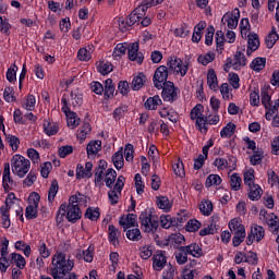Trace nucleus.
<instances>
[{"mask_svg":"<svg viewBox=\"0 0 279 279\" xmlns=\"http://www.w3.org/2000/svg\"><path fill=\"white\" fill-rule=\"evenodd\" d=\"M86 202V196L81 192H76L75 194L71 195L69 198V203H63L60 205L58 214H57V221L62 217L69 221V223H77L80 219H82V208L80 205Z\"/></svg>","mask_w":279,"mask_h":279,"instance_id":"f257e3e1","label":"nucleus"},{"mask_svg":"<svg viewBox=\"0 0 279 279\" xmlns=\"http://www.w3.org/2000/svg\"><path fill=\"white\" fill-rule=\"evenodd\" d=\"M51 265L50 276H52L53 279H77V275L71 272L75 267V262L73 259H66V254H54Z\"/></svg>","mask_w":279,"mask_h":279,"instance_id":"f03ea898","label":"nucleus"},{"mask_svg":"<svg viewBox=\"0 0 279 279\" xmlns=\"http://www.w3.org/2000/svg\"><path fill=\"white\" fill-rule=\"evenodd\" d=\"M165 0H146L140 7L134 9L129 16L120 17L118 21L119 29L122 32H130L132 27H134V23L140 21L141 14L138 12H147L149 8H154L156 5H160Z\"/></svg>","mask_w":279,"mask_h":279,"instance_id":"7ed1b4c3","label":"nucleus"},{"mask_svg":"<svg viewBox=\"0 0 279 279\" xmlns=\"http://www.w3.org/2000/svg\"><path fill=\"white\" fill-rule=\"evenodd\" d=\"M140 226L143 232L147 234H155L158 231L160 222L158 221V217L154 216L151 209H144L140 214Z\"/></svg>","mask_w":279,"mask_h":279,"instance_id":"20e7f679","label":"nucleus"},{"mask_svg":"<svg viewBox=\"0 0 279 279\" xmlns=\"http://www.w3.org/2000/svg\"><path fill=\"white\" fill-rule=\"evenodd\" d=\"M31 167L32 161H29V159L25 158L22 155L16 154L11 159L12 173L14 175H17V178H25V175L29 173Z\"/></svg>","mask_w":279,"mask_h":279,"instance_id":"39448f33","label":"nucleus"},{"mask_svg":"<svg viewBox=\"0 0 279 279\" xmlns=\"http://www.w3.org/2000/svg\"><path fill=\"white\" fill-rule=\"evenodd\" d=\"M180 87H177L172 81H168L161 87V99L168 104H174L180 98Z\"/></svg>","mask_w":279,"mask_h":279,"instance_id":"423d86ee","label":"nucleus"},{"mask_svg":"<svg viewBox=\"0 0 279 279\" xmlns=\"http://www.w3.org/2000/svg\"><path fill=\"white\" fill-rule=\"evenodd\" d=\"M61 105H62L61 110L68 119V128H71V130H75V128H77V125H80L81 120L77 117V113L75 111H71V108L69 107V99L66 98V95L62 96Z\"/></svg>","mask_w":279,"mask_h":279,"instance_id":"0eeeda50","label":"nucleus"},{"mask_svg":"<svg viewBox=\"0 0 279 279\" xmlns=\"http://www.w3.org/2000/svg\"><path fill=\"white\" fill-rule=\"evenodd\" d=\"M169 68L167 65H159L153 75V84L157 90L162 89V87L169 83Z\"/></svg>","mask_w":279,"mask_h":279,"instance_id":"6e6552de","label":"nucleus"},{"mask_svg":"<svg viewBox=\"0 0 279 279\" xmlns=\"http://www.w3.org/2000/svg\"><path fill=\"white\" fill-rule=\"evenodd\" d=\"M167 69L184 77L189 73V63L182 62V59L178 57H170L167 61Z\"/></svg>","mask_w":279,"mask_h":279,"instance_id":"1a4fd4ad","label":"nucleus"},{"mask_svg":"<svg viewBox=\"0 0 279 279\" xmlns=\"http://www.w3.org/2000/svg\"><path fill=\"white\" fill-rule=\"evenodd\" d=\"M104 99L105 101H110V99H114L117 97V85L112 81V78H107L104 81Z\"/></svg>","mask_w":279,"mask_h":279,"instance_id":"9d476101","label":"nucleus"},{"mask_svg":"<svg viewBox=\"0 0 279 279\" xmlns=\"http://www.w3.org/2000/svg\"><path fill=\"white\" fill-rule=\"evenodd\" d=\"M239 19H241V11L234 9L231 13L225 14L222 21H226L229 29H236L239 26Z\"/></svg>","mask_w":279,"mask_h":279,"instance_id":"9b49d317","label":"nucleus"},{"mask_svg":"<svg viewBox=\"0 0 279 279\" xmlns=\"http://www.w3.org/2000/svg\"><path fill=\"white\" fill-rule=\"evenodd\" d=\"M136 219H138L136 214L122 215L119 219V225L123 227L124 231H128L130 228H136V226H138Z\"/></svg>","mask_w":279,"mask_h":279,"instance_id":"f8f14e48","label":"nucleus"},{"mask_svg":"<svg viewBox=\"0 0 279 279\" xmlns=\"http://www.w3.org/2000/svg\"><path fill=\"white\" fill-rule=\"evenodd\" d=\"M128 56L131 62H137L138 64H143V61L145 60V54L138 51V43H133L129 47Z\"/></svg>","mask_w":279,"mask_h":279,"instance_id":"ddd939ff","label":"nucleus"},{"mask_svg":"<svg viewBox=\"0 0 279 279\" xmlns=\"http://www.w3.org/2000/svg\"><path fill=\"white\" fill-rule=\"evenodd\" d=\"M246 38H247L246 54L252 56L254 51H258V47H260V38L256 33L246 35Z\"/></svg>","mask_w":279,"mask_h":279,"instance_id":"4468645a","label":"nucleus"},{"mask_svg":"<svg viewBox=\"0 0 279 279\" xmlns=\"http://www.w3.org/2000/svg\"><path fill=\"white\" fill-rule=\"evenodd\" d=\"M167 266V256L165 252L160 251L153 256V269L155 271H162Z\"/></svg>","mask_w":279,"mask_h":279,"instance_id":"2eb2a0df","label":"nucleus"},{"mask_svg":"<svg viewBox=\"0 0 279 279\" xmlns=\"http://www.w3.org/2000/svg\"><path fill=\"white\" fill-rule=\"evenodd\" d=\"M233 60L234 62L232 63V60L230 59L229 64H232L234 71H241V68L246 66L247 64V58L245 57V53L241 51L235 52Z\"/></svg>","mask_w":279,"mask_h":279,"instance_id":"dca6fc26","label":"nucleus"},{"mask_svg":"<svg viewBox=\"0 0 279 279\" xmlns=\"http://www.w3.org/2000/svg\"><path fill=\"white\" fill-rule=\"evenodd\" d=\"M179 225L180 220L175 219V217H171V215L160 216V226L165 230H169V228H178Z\"/></svg>","mask_w":279,"mask_h":279,"instance_id":"f3484780","label":"nucleus"},{"mask_svg":"<svg viewBox=\"0 0 279 279\" xmlns=\"http://www.w3.org/2000/svg\"><path fill=\"white\" fill-rule=\"evenodd\" d=\"M119 236H121V231L114 225L108 226V241L113 247L119 245Z\"/></svg>","mask_w":279,"mask_h":279,"instance_id":"a211bd4d","label":"nucleus"},{"mask_svg":"<svg viewBox=\"0 0 279 279\" xmlns=\"http://www.w3.org/2000/svg\"><path fill=\"white\" fill-rule=\"evenodd\" d=\"M9 263L10 265H15L17 269H25V265H27L25 257L19 253H11L9 255Z\"/></svg>","mask_w":279,"mask_h":279,"instance_id":"6ab92c4d","label":"nucleus"},{"mask_svg":"<svg viewBox=\"0 0 279 279\" xmlns=\"http://www.w3.org/2000/svg\"><path fill=\"white\" fill-rule=\"evenodd\" d=\"M279 40V34L278 31L276 29V26H271V31L267 34L265 38V45L267 49H274V46L276 43Z\"/></svg>","mask_w":279,"mask_h":279,"instance_id":"aec40b11","label":"nucleus"},{"mask_svg":"<svg viewBox=\"0 0 279 279\" xmlns=\"http://www.w3.org/2000/svg\"><path fill=\"white\" fill-rule=\"evenodd\" d=\"M13 184L14 180H12V177L10 175V162H5L2 174V186L4 191H8Z\"/></svg>","mask_w":279,"mask_h":279,"instance_id":"412c9836","label":"nucleus"},{"mask_svg":"<svg viewBox=\"0 0 279 279\" xmlns=\"http://www.w3.org/2000/svg\"><path fill=\"white\" fill-rule=\"evenodd\" d=\"M207 85L210 90L217 92L219 89V80L214 69H209L207 72Z\"/></svg>","mask_w":279,"mask_h":279,"instance_id":"4be33fe9","label":"nucleus"},{"mask_svg":"<svg viewBox=\"0 0 279 279\" xmlns=\"http://www.w3.org/2000/svg\"><path fill=\"white\" fill-rule=\"evenodd\" d=\"M187 256H193L194 258H202L204 256V251L199 247V244L192 243L189 245L183 246Z\"/></svg>","mask_w":279,"mask_h":279,"instance_id":"5701e85b","label":"nucleus"},{"mask_svg":"<svg viewBox=\"0 0 279 279\" xmlns=\"http://www.w3.org/2000/svg\"><path fill=\"white\" fill-rule=\"evenodd\" d=\"M158 106H162V99L159 95L148 97L147 100L144 102V107L146 110H158Z\"/></svg>","mask_w":279,"mask_h":279,"instance_id":"b1692460","label":"nucleus"},{"mask_svg":"<svg viewBox=\"0 0 279 279\" xmlns=\"http://www.w3.org/2000/svg\"><path fill=\"white\" fill-rule=\"evenodd\" d=\"M250 234L255 238L257 243H260L265 239V228H263V226H258L257 223H253L251 226Z\"/></svg>","mask_w":279,"mask_h":279,"instance_id":"393cba45","label":"nucleus"},{"mask_svg":"<svg viewBox=\"0 0 279 279\" xmlns=\"http://www.w3.org/2000/svg\"><path fill=\"white\" fill-rule=\"evenodd\" d=\"M43 128L46 136H56L60 132V126L56 122L45 121Z\"/></svg>","mask_w":279,"mask_h":279,"instance_id":"a878e982","label":"nucleus"},{"mask_svg":"<svg viewBox=\"0 0 279 279\" xmlns=\"http://www.w3.org/2000/svg\"><path fill=\"white\" fill-rule=\"evenodd\" d=\"M263 196V189L258 184H253L248 186V199L251 202H258Z\"/></svg>","mask_w":279,"mask_h":279,"instance_id":"bb28decb","label":"nucleus"},{"mask_svg":"<svg viewBox=\"0 0 279 279\" xmlns=\"http://www.w3.org/2000/svg\"><path fill=\"white\" fill-rule=\"evenodd\" d=\"M76 258H83L85 263H93L95 258V246L89 245L85 251L80 252L76 255Z\"/></svg>","mask_w":279,"mask_h":279,"instance_id":"cd10ccee","label":"nucleus"},{"mask_svg":"<svg viewBox=\"0 0 279 279\" xmlns=\"http://www.w3.org/2000/svg\"><path fill=\"white\" fill-rule=\"evenodd\" d=\"M104 182L107 189H112V186H114V182H117V170L109 168L105 173Z\"/></svg>","mask_w":279,"mask_h":279,"instance_id":"c85d7f7f","label":"nucleus"},{"mask_svg":"<svg viewBox=\"0 0 279 279\" xmlns=\"http://www.w3.org/2000/svg\"><path fill=\"white\" fill-rule=\"evenodd\" d=\"M145 82H147V76L143 72H140L136 76L133 77L132 89L141 90V88L145 86Z\"/></svg>","mask_w":279,"mask_h":279,"instance_id":"c756f323","label":"nucleus"},{"mask_svg":"<svg viewBox=\"0 0 279 279\" xmlns=\"http://www.w3.org/2000/svg\"><path fill=\"white\" fill-rule=\"evenodd\" d=\"M87 156H97L101 151V141H90L86 147Z\"/></svg>","mask_w":279,"mask_h":279,"instance_id":"7c9ffc66","label":"nucleus"},{"mask_svg":"<svg viewBox=\"0 0 279 279\" xmlns=\"http://www.w3.org/2000/svg\"><path fill=\"white\" fill-rule=\"evenodd\" d=\"M111 160L113 162V167H116L118 171H121V168L124 166L123 147H121L118 151L113 154Z\"/></svg>","mask_w":279,"mask_h":279,"instance_id":"2f4dec72","label":"nucleus"},{"mask_svg":"<svg viewBox=\"0 0 279 279\" xmlns=\"http://www.w3.org/2000/svg\"><path fill=\"white\" fill-rule=\"evenodd\" d=\"M245 241V227H240L234 232L233 239H232V245L233 247H239L243 242Z\"/></svg>","mask_w":279,"mask_h":279,"instance_id":"473e14b6","label":"nucleus"},{"mask_svg":"<svg viewBox=\"0 0 279 279\" xmlns=\"http://www.w3.org/2000/svg\"><path fill=\"white\" fill-rule=\"evenodd\" d=\"M267 225L269 228H274L272 234L279 233V218L276 216V214L271 213L268 214L266 217Z\"/></svg>","mask_w":279,"mask_h":279,"instance_id":"72a5a7b5","label":"nucleus"},{"mask_svg":"<svg viewBox=\"0 0 279 279\" xmlns=\"http://www.w3.org/2000/svg\"><path fill=\"white\" fill-rule=\"evenodd\" d=\"M266 64H267V58L257 57L251 62L250 66L253 71H256V73H260V71L265 69Z\"/></svg>","mask_w":279,"mask_h":279,"instance_id":"f704fd0d","label":"nucleus"},{"mask_svg":"<svg viewBox=\"0 0 279 279\" xmlns=\"http://www.w3.org/2000/svg\"><path fill=\"white\" fill-rule=\"evenodd\" d=\"M90 132H93V128L90 126L89 122L85 121L78 129L77 138L80 141H86V138H87L88 134H90Z\"/></svg>","mask_w":279,"mask_h":279,"instance_id":"c9c22d12","label":"nucleus"},{"mask_svg":"<svg viewBox=\"0 0 279 279\" xmlns=\"http://www.w3.org/2000/svg\"><path fill=\"white\" fill-rule=\"evenodd\" d=\"M156 204L158 206V208H160V210H165L166 213H169V210H171L172 208V204L169 201V197L167 196H158Z\"/></svg>","mask_w":279,"mask_h":279,"instance_id":"e433bc0d","label":"nucleus"},{"mask_svg":"<svg viewBox=\"0 0 279 279\" xmlns=\"http://www.w3.org/2000/svg\"><path fill=\"white\" fill-rule=\"evenodd\" d=\"M236 132V124L229 122L226 126H223L220 131L221 138H230Z\"/></svg>","mask_w":279,"mask_h":279,"instance_id":"4c0bfd02","label":"nucleus"},{"mask_svg":"<svg viewBox=\"0 0 279 279\" xmlns=\"http://www.w3.org/2000/svg\"><path fill=\"white\" fill-rule=\"evenodd\" d=\"M204 105L197 104L194 108H192L190 112V118L192 121H197L198 119H204Z\"/></svg>","mask_w":279,"mask_h":279,"instance_id":"58836bf2","label":"nucleus"},{"mask_svg":"<svg viewBox=\"0 0 279 279\" xmlns=\"http://www.w3.org/2000/svg\"><path fill=\"white\" fill-rule=\"evenodd\" d=\"M85 219H89V221H98L101 214L99 213V207H88L84 215Z\"/></svg>","mask_w":279,"mask_h":279,"instance_id":"ea45409f","label":"nucleus"},{"mask_svg":"<svg viewBox=\"0 0 279 279\" xmlns=\"http://www.w3.org/2000/svg\"><path fill=\"white\" fill-rule=\"evenodd\" d=\"M17 72L19 65H16V63H12L11 66L7 70L5 77L10 84H15Z\"/></svg>","mask_w":279,"mask_h":279,"instance_id":"a19ab883","label":"nucleus"},{"mask_svg":"<svg viewBox=\"0 0 279 279\" xmlns=\"http://www.w3.org/2000/svg\"><path fill=\"white\" fill-rule=\"evenodd\" d=\"M178 265H185L189 260V254L184 246L179 247V252L174 254Z\"/></svg>","mask_w":279,"mask_h":279,"instance_id":"79ce46f5","label":"nucleus"},{"mask_svg":"<svg viewBox=\"0 0 279 279\" xmlns=\"http://www.w3.org/2000/svg\"><path fill=\"white\" fill-rule=\"evenodd\" d=\"M222 180L219 174H209L205 181L206 189H210V186H219Z\"/></svg>","mask_w":279,"mask_h":279,"instance_id":"37998d69","label":"nucleus"},{"mask_svg":"<svg viewBox=\"0 0 279 279\" xmlns=\"http://www.w3.org/2000/svg\"><path fill=\"white\" fill-rule=\"evenodd\" d=\"M129 107L126 105H121L120 107L116 108L112 112V117L114 121H121L125 114H128Z\"/></svg>","mask_w":279,"mask_h":279,"instance_id":"c03bdc74","label":"nucleus"},{"mask_svg":"<svg viewBox=\"0 0 279 279\" xmlns=\"http://www.w3.org/2000/svg\"><path fill=\"white\" fill-rule=\"evenodd\" d=\"M125 235L129 241H141L143 239V235L141 234V229L134 228V229H126Z\"/></svg>","mask_w":279,"mask_h":279,"instance_id":"a18cd8bd","label":"nucleus"},{"mask_svg":"<svg viewBox=\"0 0 279 279\" xmlns=\"http://www.w3.org/2000/svg\"><path fill=\"white\" fill-rule=\"evenodd\" d=\"M70 97L73 108H80L84 104V96L77 90L71 92Z\"/></svg>","mask_w":279,"mask_h":279,"instance_id":"49530a36","label":"nucleus"},{"mask_svg":"<svg viewBox=\"0 0 279 279\" xmlns=\"http://www.w3.org/2000/svg\"><path fill=\"white\" fill-rule=\"evenodd\" d=\"M60 185H58V180H52L48 190V202H53L56 199V195H58Z\"/></svg>","mask_w":279,"mask_h":279,"instance_id":"de8ad7c7","label":"nucleus"},{"mask_svg":"<svg viewBox=\"0 0 279 279\" xmlns=\"http://www.w3.org/2000/svg\"><path fill=\"white\" fill-rule=\"evenodd\" d=\"M13 121L15 125H27V119H25V116L21 109H15L13 111Z\"/></svg>","mask_w":279,"mask_h":279,"instance_id":"09e8293b","label":"nucleus"},{"mask_svg":"<svg viewBox=\"0 0 279 279\" xmlns=\"http://www.w3.org/2000/svg\"><path fill=\"white\" fill-rule=\"evenodd\" d=\"M189 34H191V29L189 28V25L186 23L181 24L180 27L174 29L175 38H186Z\"/></svg>","mask_w":279,"mask_h":279,"instance_id":"8fccbe9b","label":"nucleus"},{"mask_svg":"<svg viewBox=\"0 0 279 279\" xmlns=\"http://www.w3.org/2000/svg\"><path fill=\"white\" fill-rule=\"evenodd\" d=\"M113 70V65L111 62H100L99 65L97 66V71L98 73H100V75H108L109 73H112Z\"/></svg>","mask_w":279,"mask_h":279,"instance_id":"3c124183","label":"nucleus"},{"mask_svg":"<svg viewBox=\"0 0 279 279\" xmlns=\"http://www.w3.org/2000/svg\"><path fill=\"white\" fill-rule=\"evenodd\" d=\"M241 182L242 179L239 175V173L234 172L231 177H230V186L232 191H241Z\"/></svg>","mask_w":279,"mask_h":279,"instance_id":"603ef678","label":"nucleus"},{"mask_svg":"<svg viewBox=\"0 0 279 279\" xmlns=\"http://www.w3.org/2000/svg\"><path fill=\"white\" fill-rule=\"evenodd\" d=\"M263 158H265V153L263 150H254L253 155L250 158L251 165L253 167H256L257 165H260L263 162Z\"/></svg>","mask_w":279,"mask_h":279,"instance_id":"864d4df0","label":"nucleus"},{"mask_svg":"<svg viewBox=\"0 0 279 279\" xmlns=\"http://www.w3.org/2000/svg\"><path fill=\"white\" fill-rule=\"evenodd\" d=\"M199 210L205 217H210L213 214V202L205 201L199 204Z\"/></svg>","mask_w":279,"mask_h":279,"instance_id":"5fc2aeb1","label":"nucleus"},{"mask_svg":"<svg viewBox=\"0 0 279 279\" xmlns=\"http://www.w3.org/2000/svg\"><path fill=\"white\" fill-rule=\"evenodd\" d=\"M25 217H26L27 221L38 219V207H34L32 205H28L25 208Z\"/></svg>","mask_w":279,"mask_h":279,"instance_id":"6e6d98bb","label":"nucleus"},{"mask_svg":"<svg viewBox=\"0 0 279 279\" xmlns=\"http://www.w3.org/2000/svg\"><path fill=\"white\" fill-rule=\"evenodd\" d=\"M215 60V52H207L205 54H201L197 58V62L199 64H203V66H207V64H210Z\"/></svg>","mask_w":279,"mask_h":279,"instance_id":"4d7b16f0","label":"nucleus"},{"mask_svg":"<svg viewBox=\"0 0 279 279\" xmlns=\"http://www.w3.org/2000/svg\"><path fill=\"white\" fill-rule=\"evenodd\" d=\"M250 105L253 106V108H258V106H260V92L258 89L251 92Z\"/></svg>","mask_w":279,"mask_h":279,"instance_id":"13d9d810","label":"nucleus"},{"mask_svg":"<svg viewBox=\"0 0 279 279\" xmlns=\"http://www.w3.org/2000/svg\"><path fill=\"white\" fill-rule=\"evenodd\" d=\"M252 29V26L250 25V19L243 17L240 22V31L242 38H247V32Z\"/></svg>","mask_w":279,"mask_h":279,"instance_id":"bf43d9fd","label":"nucleus"},{"mask_svg":"<svg viewBox=\"0 0 279 279\" xmlns=\"http://www.w3.org/2000/svg\"><path fill=\"white\" fill-rule=\"evenodd\" d=\"M5 141L10 145L11 149H13V151L19 150V145H21V140H19L16 135H10V134L5 135Z\"/></svg>","mask_w":279,"mask_h":279,"instance_id":"052dcab7","label":"nucleus"},{"mask_svg":"<svg viewBox=\"0 0 279 279\" xmlns=\"http://www.w3.org/2000/svg\"><path fill=\"white\" fill-rule=\"evenodd\" d=\"M12 24L8 20H3V16H0V33L4 34V36H10L12 33Z\"/></svg>","mask_w":279,"mask_h":279,"instance_id":"680f3d73","label":"nucleus"},{"mask_svg":"<svg viewBox=\"0 0 279 279\" xmlns=\"http://www.w3.org/2000/svg\"><path fill=\"white\" fill-rule=\"evenodd\" d=\"M147 11H138V14H141V19L136 21L133 25H142V27H149L151 25V17L145 16V13Z\"/></svg>","mask_w":279,"mask_h":279,"instance_id":"e2e57ef3","label":"nucleus"},{"mask_svg":"<svg viewBox=\"0 0 279 279\" xmlns=\"http://www.w3.org/2000/svg\"><path fill=\"white\" fill-rule=\"evenodd\" d=\"M95 186H98L99 189H101V186H104V180L106 178V173L104 172V170H99L95 168Z\"/></svg>","mask_w":279,"mask_h":279,"instance_id":"0e129e2a","label":"nucleus"},{"mask_svg":"<svg viewBox=\"0 0 279 279\" xmlns=\"http://www.w3.org/2000/svg\"><path fill=\"white\" fill-rule=\"evenodd\" d=\"M195 125L202 134H208V122L206 120V117L205 118H198L195 122Z\"/></svg>","mask_w":279,"mask_h":279,"instance_id":"69168bd1","label":"nucleus"},{"mask_svg":"<svg viewBox=\"0 0 279 279\" xmlns=\"http://www.w3.org/2000/svg\"><path fill=\"white\" fill-rule=\"evenodd\" d=\"M202 228V222L197 219H191L186 223V231L187 232H197Z\"/></svg>","mask_w":279,"mask_h":279,"instance_id":"338daca9","label":"nucleus"},{"mask_svg":"<svg viewBox=\"0 0 279 279\" xmlns=\"http://www.w3.org/2000/svg\"><path fill=\"white\" fill-rule=\"evenodd\" d=\"M89 86L92 93H94L95 95H104V84H101V82L93 81Z\"/></svg>","mask_w":279,"mask_h":279,"instance_id":"774afa93","label":"nucleus"}]
</instances>
